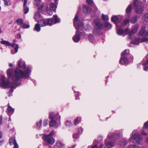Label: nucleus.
Segmentation results:
<instances>
[{
	"label": "nucleus",
	"mask_w": 148,
	"mask_h": 148,
	"mask_svg": "<svg viewBox=\"0 0 148 148\" xmlns=\"http://www.w3.org/2000/svg\"><path fill=\"white\" fill-rule=\"evenodd\" d=\"M114 146V143L112 141L107 142L106 144V146L107 148H111Z\"/></svg>",
	"instance_id": "17"
},
{
	"label": "nucleus",
	"mask_w": 148,
	"mask_h": 148,
	"mask_svg": "<svg viewBox=\"0 0 148 148\" xmlns=\"http://www.w3.org/2000/svg\"><path fill=\"white\" fill-rule=\"evenodd\" d=\"M16 22L17 23L18 25H21L23 23V20L22 18L17 19L16 20Z\"/></svg>",
	"instance_id": "33"
},
{
	"label": "nucleus",
	"mask_w": 148,
	"mask_h": 148,
	"mask_svg": "<svg viewBox=\"0 0 148 148\" xmlns=\"http://www.w3.org/2000/svg\"><path fill=\"white\" fill-rule=\"evenodd\" d=\"M9 143L10 145L14 144V146L12 148H18V146L16 142L15 138L14 137H11L9 139Z\"/></svg>",
	"instance_id": "8"
},
{
	"label": "nucleus",
	"mask_w": 148,
	"mask_h": 148,
	"mask_svg": "<svg viewBox=\"0 0 148 148\" xmlns=\"http://www.w3.org/2000/svg\"><path fill=\"white\" fill-rule=\"evenodd\" d=\"M78 133L79 134H82L83 132V129L81 127L79 128L78 129Z\"/></svg>",
	"instance_id": "57"
},
{
	"label": "nucleus",
	"mask_w": 148,
	"mask_h": 148,
	"mask_svg": "<svg viewBox=\"0 0 148 148\" xmlns=\"http://www.w3.org/2000/svg\"><path fill=\"white\" fill-rule=\"evenodd\" d=\"M27 3V0H24V3H23V6H26Z\"/></svg>",
	"instance_id": "62"
},
{
	"label": "nucleus",
	"mask_w": 148,
	"mask_h": 148,
	"mask_svg": "<svg viewBox=\"0 0 148 148\" xmlns=\"http://www.w3.org/2000/svg\"><path fill=\"white\" fill-rule=\"evenodd\" d=\"M40 15L39 12H36L34 16V18L36 19L39 18L40 17Z\"/></svg>",
	"instance_id": "49"
},
{
	"label": "nucleus",
	"mask_w": 148,
	"mask_h": 148,
	"mask_svg": "<svg viewBox=\"0 0 148 148\" xmlns=\"http://www.w3.org/2000/svg\"><path fill=\"white\" fill-rule=\"evenodd\" d=\"M17 66L20 69L23 68L26 69L27 70L23 71L17 67L14 71V73H13L12 70L11 68L8 69L6 71L8 78L9 79H11L15 82L18 81L22 77H28L30 75L29 74H30L31 72L29 67L26 68L25 62L22 61L21 60L18 61Z\"/></svg>",
	"instance_id": "1"
},
{
	"label": "nucleus",
	"mask_w": 148,
	"mask_h": 148,
	"mask_svg": "<svg viewBox=\"0 0 148 148\" xmlns=\"http://www.w3.org/2000/svg\"><path fill=\"white\" fill-rule=\"evenodd\" d=\"M103 28L105 27L109 29H110L112 28V25L108 22H105L104 23V25H103Z\"/></svg>",
	"instance_id": "20"
},
{
	"label": "nucleus",
	"mask_w": 148,
	"mask_h": 148,
	"mask_svg": "<svg viewBox=\"0 0 148 148\" xmlns=\"http://www.w3.org/2000/svg\"><path fill=\"white\" fill-rule=\"evenodd\" d=\"M94 24L99 29H103V26L102 23L100 22V20L99 19H96L94 21Z\"/></svg>",
	"instance_id": "7"
},
{
	"label": "nucleus",
	"mask_w": 148,
	"mask_h": 148,
	"mask_svg": "<svg viewBox=\"0 0 148 148\" xmlns=\"http://www.w3.org/2000/svg\"><path fill=\"white\" fill-rule=\"evenodd\" d=\"M7 110L8 112V115H11L14 113V109L12 108L10 106H9L7 108Z\"/></svg>",
	"instance_id": "19"
},
{
	"label": "nucleus",
	"mask_w": 148,
	"mask_h": 148,
	"mask_svg": "<svg viewBox=\"0 0 148 148\" xmlns=\"http://www.w3.org/2000/svg\"><path fill=\"white\" fill-rule=\"evenodd\" d=\"M73 137L74 138H77L78 137V136L77 134H73Z\"/></svg>",
	"instance_id": "61"
},
{
	"label": "nucleus",
	"mask_w": 148,
	"mask_h": 148,
	"mask_svg": "<svg viewBox=\"0 0 148 148\" xmlns=\"http://www.w3.org/2000/svg\"><path fill=\"white\" fill-rule=\"evenodd\" d=\"M0 42L1 44L5 45L6 46H8L9 45V42L6 40H3L1 41Z\"/></svg>",
	"instance_id": "34"
},
{
	"label": "nucleus",
	"mask_w": 148,
	"mask_h": 148,
	"mask_svg": "<svg viewBox=\"0 0 148 148\" xmlns=\"http://www.w3.org/2000/svg\"><path fill=\"white\" fill-rule=\"evenodd\" d=\"M129 53V51L128 49H126L123 52H122L121 54V56H126Z\"/></svg>",
	"instance_id": "31"
},
{
	"label": "nucleus",
	"mask_w": 148,
	"mask_h": 148,
	"mask_svg": "<svg viewBox=\"0 0 148 148\" xmlns=\"http://www.w3.org/2000/svg\"><path fill=\"white\" fill-rule=\"evenodd\" d=\"M137 29L138 28L137 27H135L131 30V32L135 34L136 32Z\"/></svg>",
	"instance_id": "47"
},
{
	"label": "nucleus",
	"mask_w": 148,
	"mask_h": 148,
	"mask_svg": "<svg viewBox=\"0 0 148 148\" xmlns=\"http://www.w3.org/2000/svg\"><path fill=\"white\" fill-rule=\"evenodd\" d=\"M123 30L121 29H119L117 31V34L119 35H122L123 34Z\"/></svg>",
	"instance_id": "41"
},
{
	"label": "nucleus",
	"mask_w": 148,
	"mask_h": 148,
	"mask_svg": "<svg viewBox=\"0 0 148 148\" xmlns=\"http://www.w3.org/2000/svg\"><path fill=\"white\" fill-rule=\"evenodd\" d=\"M127 141L126 140H121L118 143L119 145L121 146L124 147L127 144Z\"/></svg>",
	"instance_id": "18"
},
{
	"label": "nucleus",
	"mask_w": 148,
	"mask_h": 148,
	"mask_svg": "<svg viewBox=\"0 0 148 148\" xmlns=\"http://www.w3.org/2000/svg\"><path fill=\"white\" fill-rule=\"evenodd\" d=\"M134 33L132 32H130L129 35V38L133 40V36L134 35Z\"/></svg>",
	"instance_id": "45"
},
{
	"label": "nucleus",
	"mask_w": 148,
	"mask_h": 148,
	"mask_svg": "<svg viewBox=\"0 0 148 148\" xmlns=\"http://www.w3.org/2000/svg\"><path fill=\"white\" fill-rule=\"evenodd\" d=\"M40 25L38 24H36L34 28V30L38 32H39L40 30Z\"/></svg>",
	"instance_id": "26"
},
{
	"label": "nucleus",
	"mask_w": 148,
	"mask_h": 148,
	"mask_svg": "<svg viewBox=\"0 0 148 148\" xmlns=\"http://www.w3.org/2000/svg\"><path fill=\"white\" fill-rule=\"evenodd\" d=\"M18 44H16V45L15 47L14 48V50L15 52V53H16L18 51Z\"/></svg>",
	"instance_id": "53"
},
{
	"label": "nucleus",
	"mask_w": 148,
	"mask_h": 148,
	"mask_svg": "<svg viewBox=\"0 0 148 148\" xmlns=\"http://www.w3.org/2000/svg\"><path fill=\"white\" fill-rule=\"evenodd\" d=\"M114 135L113 133H110L108 134V137L110 139L111 138H112L113 136H114Z\"/></svg>",
	"instance_id": "52"
},
{
	"label": "nucleus",
	"mask_w": 148,
	"mask_h": 148,
	"mask_svg": "<svg viewBox=\"0 0 148 148\" xmlns=\"http://www.w3.org/2000/svg\"><path fill=\"white\" fill-rule=\"evenodd\" d=\"M30 27L29 25L26 24L25 23H23L22 25V27L23 28L25 29V28H28Z\"/></svg>",
	"instance_id": "42"
},
{
	"label": "nucleus",
	"mask_w": 148,
	"mask_h": 148,
	"mask_svg": "<svg viewBox=\"0 0 148 148\" xmlns=\"http://www.w3.org/2000/svg\"><path fill=\"white\" fill-rule=\"evenodd\" d=\"M48 123V120L47 119H45L44 120L43 123V125L44 126H46Z\"/></svg>",
	"instance_id": "54"
},
{
	"label": "nucleus",
	"mask_w": 148,
	"mask_h": 148,
	"mask_svg": "<svg viewBox=\"0 0 148 148\" xmlns=\"http://www.w3.org/2000/svg\"><path fill=\"white\" fill-rule=\"evenodd\" d=\"M140 42H146V43L148 42V38L144 37L143 38L140 40Z\"/></svg>",
	"instance_id": "43"
},
{
	"label": "nucleus",
	"mask_w": 148,
	"mask_h": 148,
	"mask_svg": "<svg viewBox=\"0 0 148 148\" xmlns=\"http://www.w3.org/2000/svg\"><path fill=\"white\" fill-rule=\"evenodd\" d=\"M4 4L6 6H9L10 5V3L9 0H3Z\"/></svg>",
	"instance_id": "39"
},
{
	"label": "nucleus",
	"mask_w": 148,
	"mask_h": 148,
	"mask_svg": "<svg viewBox=\"0 0 148 148\" xmlns=\"http://www.w3.org/2000/svg\"><path fill=\"white\" fill-rule=\"evenodd\" d=\"M56 123V121L53 120H51L49 121V125L50 127L54 126Z\"/></svg>",
	"instance_id": "27"
},
{
	"label": "nucleus",
	"mask_w": 148,
	"mask_h": 148,
	"mask_svg": "<svg viewBox=\"0 0 148 148\" xmlns=\"http://www.w3.org/2000/svg\"><path fill=\"white\" fill-rule=\"evenodd\" d=\"M43 5L42 4L40 5L38 7V10L39 12H40L43 8Z\"/></svg>",
	"instance_id": "46"
},
{
	"label": "nucleus",
	"mask_w": 148,
	"mask_h": 148,
	"mask_svg": "<svg viewBox=\"0 0 148 148\" xmlns=\"http://www.w3.org/2000/svg\"><path fill=\"white\" fill-rule=\"evenodd\" d=\"M15 44L14 43H12V44L10 43V42H9V45H8V46H11L12 47H14L15 45Z\"/></svg>",
	"instance_id": "60"
},
{
	"label": "nucleus",
	"mask_w": 148,
	"mask_h": 148,
	"mask_svg": "<svg viewBox=\"0 0 148 148\" xmlns=\"http://www.w3.org/2000/svg\"><path fill=\"white\" fill-rule=\"evenodd\" d=\"M138 3V0H134V6L135 7L137 6Z\"/></svg>",
	"instance_id": "58"
},
{
	"label": "nucleus",
	"mask_w": 148,
	"mask_h": 148,
	"mask_svg": "<svg viewBox=\"0 0 148 148\" xmlns=\"http://www.w3.org/2000/svg\"><path fill=\"white\" fill-rule=\"evenodd\" d=\"M130 32V30L128 27H127L125 30V33L126 34H129Z\"/></svg>",
	"instance_id": "56"
},
{
	"label": "nucleus",
	"mask_w": 148,
	"mask_h": 148,
	"mask_svg": "<svg viewBox=\"0 0 148 148\" xmlns=\"http://www.w3.org/2000/svg\"><path fill=\"white\" fill-rule=\"evenodd\" d=\"M140 39V38H135L134 40L132 41L131 42L130 44L132 43L134 45H138Z\"/></svg>",
	"instance_id": "21"
},
{
	"label": "nucleus",
	"mask_w": 148,
	"mask_h": 148,
	"mask_svg": "<svg viewBox=\"0 0 148 148\" xmlns=\"http://www.w3.org/2000/svg\"><path fill=\"white\" fill-rule=\"evenodd\" d=\"M81 121V118L80 117H77L74 120V124L76 125L77 124L79 123Z\"/></svg>",
	"instance_id": "23"
},
{
	"label": "nucleus",
	"mask_w": 148,
	"mask_h": 148,
	"mask_svg": "<svg viewBox=\"0 0 148 148\" xmlns=\"http://www.w3.org/2000/svg\"><path fill=\"white\" fill-rule=\"evenodd\" d=\"M54 133L51 131L48 134H44L42 137V139L49 144L53 145L55 143V140L53 138Z\"/></svg>",
	"instance_id": "3"
},
{
	"label": "nucleus",
	"mask_w": 148,
	"mask_h": 148,
	"mask_svg": "<svg viewBox=\"0 0 148 148\" xmlns=\"http://www.w3.org/2000/svg\"><path fill=\"white\" fill-rule=\"evenodd\" d=\"M111 21L116 24V27L118 26L117 22L119 21V18L117 16H112L111 18Z\"/></svg>",
	"instance_id": "15"
},
{
	"label": "nucleus",
	"mask_w": 148,
	"mask_h": 148,
	"mask_svg": "<svg viewBox=\"0 0 148 148\" xmlns=\"http://www.w3.org/2000/svg\"><path fill=\"white\" fill-rule=\"evenodd\" d=\"M24 13L25 14H26L29 12V8L27 6H24Z\"/></svg>",
	"instance_id": "40"
},
{
	"label": "nucleus",
	"mask_w": 148,
	"mask_h": 148,
	"mask_svg": "<svg viewBox=\"0 0 148 148\" xmlns=\"http://www.w3.org/2000/svg\"><path fill=\"white\" fill-rule=\"evenodd\" d=\"M130 22V20L127 19H125L123 21V25H126Z\"/></svg>",
	"instance_id": "48"
},
{
	"label": "nucleus",
	"mask_w": 148,
	"mask_h": 148,
	"mask_svg": "<svg viewBox=\"0 0 148 148\" xmlns=\"http://www.w3.org/2000/svg\"><path fill=\"white\" fill-rule=\"evenodd\" d=\"M122 137V135L119 132L115 133L114 135V137L117 139H119Z\"/></svg>",
	"instance_id": "29"
},
{
	"label": "nucleus",
	"mask_w": 148,
	"mask_h": 148,
	"mask_svg": "<svg viewBox=\"0 0 148 148\" xmlns=\"http://www.w3.org/2000/svg\"><path fill=\"white\" fill-rule=\"evenodd\" d=\"M56 6L54 4L51 3L50 5V8L49 9L53 11L56 12Z\"/></svg>",
	"instance_id": "28"
},
{
	"label": "nucleus",
	"mask_w": 148,
	"mask_h": 148,
	"mask_svg": "<svg viewBox=\"0 0 148 148\" xmlns=\"http://www.w3.org/2000/svg\"><path fill=\"white\" fill-rule=\"evenodd\" d=\"M142 139L141 137L138 134V131L136 130L133 132L131 134V136L129 138L130 141L133 140H134V141H135L136 143H138L141 142Z\"/></svg>",
	"instance_id": "5"
},
{
	"label": "nucleus",
	"mask_w": 148,
	"mask_h": 148,
	"mask_svg": "<svg viewBox=\"0 0 148 148\" xmlns=\"http://www.w3.org/2000/svg\"><path fill=\"white\" fill-rule=\"evenodd\" d=\"M102 19L104 21H107L108 20V17L107 16L105 15L102 14Z\"/></svg>",
	"instance_id": "36"
},
{
	"label": "nucleus",
	"mask_w": 148,
	"mask_h": 148,
	"mask_svg": "<svg viewBox=\"0 0 148 148\" xmlns=\"http://www.w3.org/2000/svg\"><path fill=\"white\" fill-rule=\"evenodd\" d=\"M102 29H99L97 27V28H94L93 29V34L95 35H97L100 34V30Z\"/></svg>",
	"instance_id": "16"
},
{
	"label": "nucleus",
	"mask_w": 148,
	"mask_h": 148,
	"mask_svg": "<svg viewBox=\"0 0 148 148\" xmlns=\"http://www.w3.org/2000/svg\"><path fill=\"white\" fill-rule=\"evenodd\" d=\"M82 34L81 32L77 31L75 35L73 37V41L75 42H78L80 39V36H82Z\"/></svg>",
	"instance_id": "6"
},
{
	"label": "nucleus",
	"mask_w": 148,
	"mask_h": 148,
	"mask_svg": "<svg viewBox=\"0 0 148 148\" xmlns=\"http://www.w3.org/2000/svg\"><path fill=\"white\" fill-rule=\"evenodd\" d=\"M132 6L131 5H130L127 8L126 10V13L127 14H128L130 13L132 10Z\"/></svg>",
	"instance_id": "30"
},
{
	"label": "nucleus",
	"mask_w": 148,
	"mask_h": 148,
	"mask_svg": "<svg viewBox=\"0 0 148 148\" xmlns=\"http://www.w3.org/2000/svg\"><path fill=\"white\" fill-rule=\"evenodd\" d=\"M86 2L90 5L92 6L94 5V3L92 0H86Z\"/></svg>",
	"instance_id": "35"
},
{
	"label": "nucleus",
	"mask_w": 148,
	"mask_h": 148,
	"mask_svg": "<svg viewBox=\"0 0 148 148\" xmlns=\"http://www.w3.org/2000/svg\"><path fill=\"white\" fill-rule=\"evenodd\" d=\"M57 146L59 147H60L63 146L64 145L61 142L58 141L56 143Z\"/></svg>",
	"instance_id": "32"
},
{
	"label": "nucleus",
	"mask_w": 148,
	"mask_h": 148,
	"mask_svg": "<svg viewBox=\"0 0 148 148\" xmlns=\"http://www.w3.org/2000/svg\"><path fill=\"white\" fill-rule=\"evenodd\" d=\"M91 148H98V146L97 145H95L91 147Z\"/></svg>",
	"instance_id": "64"
},
{
	"label": "nucleus",
	"mask_w": 148,
	"mask_h": 148,
	"mask_svg": "<svg viewBox=\"0 0 148 148\" xmlns=\"http://www.w3.org/2000/svg\"><path fill=\"white\" fill-rule=\"evenodd\" d=\"M5 77L3 76H2L1 79V83L0 84V86L1 87L3 88H7L11 87V88L10 89L9 91V93L10 94L12 93L13 91V88H16L19 85L21 84V83H19L15 87H14L13 84L9 81H5Z\"/></svg>",
	"instance_id": "2"
},
{
	"label": "nucleus",
	"mask_w": 148,
	"mask_h": 148,
	"mask_svg": "<svg viewBox=\"0 0 148 148\" xmlns=\"http://www.w3.org/2000/svg\"><path fill=\"white\" fill-rule=\"evenodd\" d=\"M119 62L120 64L123 65H126L128 63L127 59L125 57L121 58L120 59Z\"/></svg>",
	"instance_id": "11"
},
{
	"label": "nucleus",
	"mask_w": 148,
	"mask_h": 148,
	"mask_svg": "<svg viewBox=\"0 0 148 148\" xmlns=\"http://www.w3.org/2000/svg\"><path fill=\"white\" fill-rule=\"evenodd\" d=\"M144 8L142 6H137L136 9V12L137 14H140L144 10Z\"/></svg>",
	"instance_id": "13"
},
{
	"label": "nucleus",
	"mask_w": 148,
	"mask_h": 148,
	"mask_svg": "<svg viewBox=\"0 0 148 148\" xmlns=\"http://www.w3.org/2000/svg\"><path fill=\"white\" fill-rule=\"evenodd\" d=\"M78 16L77 14L75 15L74 18L73 24L76 30H81L83 27V25L82 21L80 20H77Z\"/></svg>",
	"instance_id": "4"
},
{
	"label": "nucleus",
	"mask_w": 148,
	"mask_h": 148,
	"mask_svg": "<svg viewBox=\"0 0 148 148\" xmlns=\"http://www.w3.org/2000/svg\"><path fill=\"white\" fill-rule=\"evenodd\" d=\"M88 39L91 41H92L94 40V37L91 34H89L88 36Z\"/></svg>",
	"instance_id": "37"
},
{
	"label": "nucleus",
	"mask_w": 148,
	"mask_h": 148,
	"mask_svg": "<svg viewBox=\"0 0 148 148\" xmlns=\"http://www.w3.org/2000/svg\"><path fill=\"white\" fill-rule=\"evenodd\" d=\"M144 19L146 21L148 22V12L145 14Z\"/></svg>",
	"instance_id": "50"
},
{
	"label": "nucleus",
	"mask_w": 148,
	"mask_h": 148,
	"mask_svg": "<svg viewBox=\"0 0 148 148\" xmlns=\"http://www.w3.org/2000/svg\"><path fill=\"white\" fill-rule=\"evenodd\" d=\"M59 113H57L55 115L54 113L53 112H51L50 113L49 115V118L51 120H53V119L55 118L56 119H57V116H58V118L59 120L60 119V116L59 115Z\"/></svg>",
	"instance_id": "9"
},
{
	"label": "nucleus",
	"mask_w": 148,
	"mask_h": 148,
	"mask_svg": "<svg viewBox=\"0 0 148 148\" xmlns=\"http://www.w3.org/2000/svg\"><path fill=\"white\" fill-rule=\"evenodd\" d=\"M145 28L144 27L142 28L140 31L139 35L140 36H143L145 33Z\"/></svg>",
	"instance_id": "25"
},
{
	"label": "nucleus",
	"mask_w": 148,
	"mask_h": 148,
	"mask_svg": "<svg viewBox=\"0 0 148 148\" xmlns=\"http://www.w3.org/2000/svg\"><path fill=\"white\" fill-rule=\"evenodd\" d=\"M45 23L46 25H52L53 24V21L52 18H48L45 19Z\"/></svg>",
	"instance_id": "12"
},
{
	"label": "nucleus",
	"mask_w": 148,
	"mask_h": 148,
	"mask_svg": "<svg viewBox=\"0 0 148 148\" xmlns=\"http://www.w3.org/2000/svg\"><path fill=\"white\" fill-rule=\"evenodd\" d=\"M144 70L145 71H148V66H145L144 67Z\"/></svg>",
	"instance_id": "63"
},
{
	"label": "nucleus",
	"mask_w": 148,
	"mask_h": 148,
	"mask_svg": "<svg viewBox=\"0 0 148 148\" xmlns=\"http://www.w3.org/2000/svg\"><path fill=\"white\" fill-rule=\"evenodd\" d=\"M42 123V121L41 120H40L39 122V123H37V125L38 128H39L40 127Z\"/></svg>",
	"instance_id": "55"
},
{
	"label": "nucleus",
	"mask_w": 148,
	"mask_h": 148,
	"mask_svg": "<svg viewBox=\"0 0 148 148\" xmlns=\"http://www.w3.org/2000/svg\"><path fill=\"white\" fill-rule=\"evenodd\" d=\"M38 23L41 26L43 27L46 26V25L45 23V19L40 20L38 21Z\"/></svg>",
	"instance_id": "24"
},
{
	"label": "nucleus",
	"mask_w": 148,
	"mask_h": 148,
	"mask_svg": "<svg viewBox=\"0 0 148 148\" xmlns=\"http://www.w3.org/2000/svg\"><path fill=\"white\" fill-rule=\"evenodd\" d=\"M92 11L91 8L88 6L84 5L83 9V12L85 14H89Z\"/></svg>",
	"instance_id": "10"
},
{
	"label": "nucleus",
	"mask_w": 148,
	"mask_h": 148,
	"mask_svg": "<svg viewBox=\"0 0 148 148\" xmlns=\"http://www.w3.org/2000/svg\"><path fill=\"white\" fill-rule=\"evenodd\" d=\"M143 128L144 129H147L148 128V121L144 123Z\"/></svg>",
	"instance_id": "51"
},
{
	"label": "nucleus",
	"mask_w": 148,
	"mask_h": 148,
	"mask_svg": "<svg viewBox=\"0 0 148 148\" xmlns=\"http://www.w3.org/2000/svg\"><path fill=\"white\" fill-rule=\"evenodd\" d=\"M52 18L53 21V24L59 23L60 21V19L56 15H53Z\"/></svg>",
	"instance_id": "14"
},
{
	"label": "nucleus",
	"mask_w": 148,
	"mask_h": 148,
	"mask_svg": "<svg viewBox=\"0 0 148 148\" xmlns=\"http://www.w3.org/2000/svg\"><path fill=\"white\" fill-rule=\"evenodd\" d=\"M48 7L47 6V7L46 11L47 12L48 14L49 15H52L53 14V10L50 9H48Z\"/></svg>",
	"instance_id": "38"
},
{
	"label": "nucleus",
	"mask_w": 148,
	"mask_h": 148,
	"mask_svg": "<svg viewBox=\"0 0 148 148\" xmlns=\"http://www.w3.org/2000/svg\"><path fill=\"white\" fill-rule=\"evenodd\" d=\"M71 121H67L65 123V125L66 126L69 127L71 125Z\"/></svg>",
	"instance_id": "44"
},
{
	"label": "nucleus",
	"mask_w": 148,
	"mask_h": 148,
	"mask_svg": "<svg viewBox=\"0 0 148 148\" xmlns=\"http://www.w3.org/2000/svg\"><path fill=\"white\" fill-rule=\"evenodd\" d=\"M138 16L137 15H135L133 16L130 20L131 22L132 23H135L137 20Z\"/></svg>",
	"instance_id": "22"
},
{
	"label": "nucleus",
	"mask_w": 148,
	"mask_h": 148,
	"mask_svg": "<svg viewBox=\"0 0 148 148\" xmlns=\"http://www.w3.org/2000/svg\"><path fill=\"white\" fill-rule=\"evenodd\" d=\"M15 37L17 38L20 39L21 38V35L20 34L16 35Z\"/></svg>",
	"instance_id": "59"
}]
</instances>
